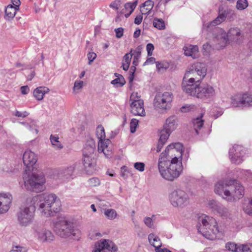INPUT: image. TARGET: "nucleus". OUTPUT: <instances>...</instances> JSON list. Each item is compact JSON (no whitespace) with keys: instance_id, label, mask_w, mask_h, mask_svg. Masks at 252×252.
<instances>
[{"instance_id":"nucleus-1","label":"nucleus","mask_w":252,"mask_h":252,"mask_svg":"<svg viewBox=\"0 0 252 252\" xmlns=\"http://www.w3.org/2000/svg\"><path fill=\"white\" fill-rule=\"evenodd\" d=\"M182 154L183 145L180 143L168 145L160 154L158 169L163 178L172 181L180 176L183 170Z\"/></svg>"},{"instance_id":"nucleus-2","label":"nucleus","mask_w":252,"mask_h":252,"mask_svg":"<svg viewBox=\"0 0 252 252\" xmlns=\"http://www.w3.org/2000/svg\"><path fill=\"white\" fill-rule=\"evenodd\" d=\"M57 196L53 193H44L37 195L32 198L33 202H36L41 215L45 217L53 216L54 214L58 211L57 206L60 205V202L57 200Z\"/></svg>"},{"instance_id":"nucleus-3","label":"nucleus","mask_w":252,"mask_h":252,"mask_svg":"<svg viewBox=\"0 0 252 252\" xmlns=\"http://www.w3.org/2000/svg\"><path fill=\"white\" fill-rule=\"evenodd\" d=\"M53 223L55 231L61 237H72L74 239H79L81 235L80 230L75 227L74 223L65 217L59 216Z\"/></svg>"},{"instance_id":"nucleus-4","label":"nucleus","mask_w":252,"mask_h":252,"mask_svg":"<svg viewBox=\"0 0 252 252\" xmlns=\"http://www.w3.org/2000/svg\"><path fill=\"white\" fill-rule=\"evenodd\" d=\"M184 92L203 100H210L216 95L214 87L208 84L184 85Z\"/></svg>"},{"instance_id":"nucleus-5","label":"nucleus","mask_w":252,"mask_h":252,"mask_svg":"<svg viewBox=\"0 0 252 252\" xmlns=\"http://www.w3.org/2000/svg\"><path fill=\"white\" fill-rule=\"evenodd\" d=\"M23 179L25 187L27 189L36 192L44 190L46 180L42 172L32 173L31 175L24 176Z\"/></svg>"},{"instance_id":"nucleus-6","label":"nucleus","mask_w":252,"mask_h":252,"mask_svg":"<svg viewBox=\"0 0 252 252\" xmlns=\"http://www.w3.org/2000/svg\"><path fill=\"white\" fill-rule=\"evenodd\" d=\"M196 227L198 232L208 239H210L211 233L217 235L219 232L216 220L207 216L199 217Z\"/></svg>"},{"instance_id":"nucleus-7","label":"nucleus","mask_w":252,"mask_h":252,"mask_svg":"<svg viewBox=\"0 0 252 252\" xmlns=\"http://www.w3.org/2000/svg\"><path fill=\"white\" fill-rule=\"evenodd\" d=\"M35 206L32 204H27L20 208L16 213L17 222L21 226L26 227L33 221Z\"/></svg>"},{"instance_id":"nucleus-8","label":"nucleus","mask_w":252,"mask_h":252,"mask_svg":"<svg viewBox=\"0 0 252 252\" xmlns=\"http://www.w3.org/2000/svg\"><path fill=\"white\" fill-rule=\"evenodd\" d=\"M173 99L171 92H158L156 94L154 100V106L157 109L166 110L170 108V103Z\"/></svg>"},{"instance_id":"nucleus-9","label":"nucleus","mask_w":252,"mask_h":252,"mask_svg":"<svg viewBox=\"0 0 252 252\" xmlns=\"http://www.w3.org/2000/svg\"><path fill=\"white\" fill-rule=\"evenodd\" d=\"M169 199L173 207H183L189 203V197L184 190L176 189L170 194Z\"/></svg>"},{"instance_id":"nucleus-10","label":"nucleus","mask_w":252,"mask_h":252,"mask_svg":"<svg viewBox=\"0 0 252 252\" xmlns=\"http://www.w3.org/2000/svg\"><path fill=\"white\" fill-rule=\"evenodd\" d=\"M234 180L219 181L215 185V192L228 201L230 195V189H232Z\"/></svg>"},{"instance_id":"nucleus-11","label":"nucleus","mask_w":252,"mask_h":252,"mask_svg":"<svg viewBox=\"0 0 252 252\" xmlns=\"http://www.w3.org/2000/svg\"><path fill=\"white\" fill-rule=\"evenodd\" d=\"M236 17L234 11L232 10L227 9L223 10L222 7H220L218 16L213 21L207 24V28L215 27L223 22L226 18L230 20L234 19Z\"/></svg>"},{"instance_id":"nucleus-12","label":"nucleus","mask_w":252,"mask_h":252,"mask_svg":"<svg viewBox=\"0 0 252 252\" xmlns=\"http://www.w3.org/2000/svg\"><path fill=\"white\" fill-rule=\"evenodd\" d=\"M244 148L239 145H234L229 149V155L233 163L239 164L243 162L245 154Z\"/></svg>"},{"instance_id":"nucleus-13","label":"nucleus","mask_w":252,"mask_h":252,"mask_svg":"<svg viewBox=\"0 0 252 252\" xmlns=\"http://www.w3.org/2000/svg\"><path fill=\"white\" fill-rule=\"evenodd\" d=\"M105 250L108 252H117L118 248L111 240L101 239L95 243L93 252H105Z\"/></svg>"},{"instance_id":"nucleus-14","label":"nucleus","mask_w":252,"mask_h":252,"mask_svg":"<svg viewBox=\"0 0 252 252\" xmlns=\"http://www.w3.org/2000/svg\"><path fill=\"white\" fill-rule=\"evenodd\" d=\"M34 234L38 240L43 243H50L54 239V236L52 232L43 227H38L35 228Z\"/></svg>"},{"instance_id":"nucleus-15","label":"nucleus","mask_w":252,"mask_h":252,"mask_svg":"<svg viewBox=\"0 0 252 252\" xmlns=\"http://www.w3.org/2000/svg\"><path fill=\"white\" fill-rule=\"evenodd\" d=\"M12 199V195L10 193H0V214L9 210Z\"/></svg>"},{"instance_id":"nucleus-16","label":"nucleus","mask_w":252,"mask_h":252,"mask_svg":"<svg viewBox=\"0 0 252 252\" xmlns=\"http://www.w3.org/2000/svg\"><path fill=\"white\" fill-rule=\"evenodd\" d=\"M234 180L232 189H230V195L228 197V201H233L241 198L244 194V187Z\"/></svg>"},{"instance_id":"nucleus-17","label":"nucleus","mask_w":252,"mask_h":252,"mask_svg":"<svg viewBox=\"0 0 252 252\" xmlns=\"http://www.w3.org/2000/svg\"><path fill=\"white\" fill-rule=\"evenodd\" d=\"M131 113L135 116H145L146 112L144 109L142 99H137L131 102L130 105Z\"/></svg>"},{"instance_id":"nucleus-18","label":"nucleus","mask_w":252,"mask_h":252,"mask_svg":"<svg viewBox=\"0 0 252 252\" xmlns=\"http://www.w3.org/2000/svg\"><path fill=\"white\" fill-rule=\"evenodd\" d=\"M192 75H197L200 81L206 76L207 69L204 64L197 63L192 64L190 67Z\"/></svg>"},{"instance_id":"nucleus-19","label":"nucleus","mask_w":252,"mask_h":252,"mask_svg":"<svg viewBox=\"0 0 252 252\" xmlns=\"http://www.w3.org/2000/svg\"><path fill=\"white\" fill-rule=\"evenodd\" d=\"M83 157V164L85 172L88 174H93L95 171V159L93 156H85Z\"/></svg>"},{"instance_id":"nucleus-20","label":"nucleus","mask_w":252,"mask_h":252,"mask_svg":"<svg viewBox=\"0 0 252 252\" xmlns=\"http://www.w3.org/2000/svg\"><path fill=\"white\" fill-rule=\"evenodd\" d=\"M23 160L25 165L30 168L36 163L37 157L34 153L31 150H27L23 154Z\"/></svg>"},{"instance_id":"nucleus-21","label":"nucleus","mask_w":252,"mask_h":252,"mask_svg":"<svg viewBox=\"0 0 252 252\" xmlns=\"http://www.w3.org/2000/svg\"><path fill=\"white\" fill-rule=\"evenodd\" d=\"M176 119L174 116H171L167 118L163 126V129L159 131V133L163 134V132L168 134L169 137L170 133L176 128Z\"/></svg>"},{"instance_id":"nucleus-22","label":"nucleus","mask_w":252,"mask_h":252,"mask_svg":"<svg viewBox=\"0 0 252 252\" xmlns=\"http://www.w3.org/2000/svg\"><path fill=\"white\" fill-rule=\"evenodd\" d=\"M191 73V68H189V71H187L185 74V76L183 79L182 82V89L184 91V85L187 84L186 85H191L192 84H199L201 81L199 80V78L197 76V75H193Z\"/></svg>"},{"instance_id":"nucleus-23","label":"nucleus","mask_w":252,"mask_h":252,"mask_svg":"<svg viewBox=\"0 0 252 252\" xmlns=\"http://www.w3.org/2000/svg\"><path fill=\"white\" fill-rule=\"evenodd\" d=\"M111 143L109 139H103L98 142L97 151L99 153H103L104 156L109 158L112 156V151L108 149V145Z\"/></svg>"},{"instance_id":"nucleus-24","label":"nucleus","mask_w":252,"mask_h":252,"mask_svg":"<svg viewBox=\"0 0 252 252\" xmlns=\"http://www.w3.org/2000/svg\"><path fill=\"white\" fill-rule=\"evenodd\" d=\"M95 150V143L94 140L92 138L88 139L83 150V157L93 156Z\"/></svg>"},{"instance_id":"nucleus-25","label":"nucleus","mask_w":252,"mask_h":252,"mask_svg":"<svg viewBox=\"0 0 252 252\" xmlns=\"http://www.w3.org/2000/svg\"><path fill=\"white\" fill-rule=\"evenodd\" d=\"M184 54L186 56L194 59L198 57V47L197 45H188L184 47Z\"/></svg>"},{"instance_id":"nucleus-26","label":"nucleus","mask_w":252,"mask_h":252,"mask_svg":"<svg viewBox=\"0 0 252 252\" xmlns=\"http://www.w3.org/2000/svg\"><path fill=\"white\" fill-rule=\"evenodd\" d=\"M75 170L74 165L69 166L61 170L59 173V176L63 179L69 180L72 178Z\"/></svg>"},{"instance_id":"nucleus-27","label":"nucleus","mask_w":252,"mask_h":252,"mask_svg":"<svg viewBox=\"0 0 252 252\" xmlns=\"http://www.w3.org/2000/svg\"><path fill=\"white\" fill-rule=\"evenodd\" d=\"M49 91V89L47 87H38L33 91V96L37 100H41L43 99L45 94L48 93Z\"/></svg>"},{"instance_id":"nucleus-28","label":"nucleus","mask_w":252,"mask_h":252,"mask_svg":"<svg viewBox=\"0 0 252 252\" xmlns=\"http://www.w3.org/2000/svg\"><path fill=\"white\" fill-rule=\"evenodd\" d=\"M217 40L219 41L218 44L220 48L225 47L228 43V35L222 30H220V34L218 35Z\"/></svg>"},{"instance_id":"nucleus-29","label":"nucleus","mask_w":252,"mask_h":252,"mask_svg":"<svg viewBox=\"0 0 252 252\" xmlns=\"http://www.w3.org/2000/svg\"><path fill=\"white\" fill-rule=\"evenodd\" d=\"M132 52L133 50L131 49L129 53L126 54L123 57L122 67L123 69L125 71H127L129 68L132 57Z\"/></svg>"},{"instance_id":"nucleus-30","label":"nucleus","mask_w":252,"mask_h":252,"mask_svg":"<svg viewBox=\"0 0 252 252\" xmlns=\"http://www.w3.org/2000/svg\"><path fill=\"white\" fill-rule=\"evenodd\" d=\"M148 240L151 245L155 248V249L158 247H161L162 246L161 242L159 237L156 236L154 233H150L149 235Z\"/></svg>"},{"instance_id":"nucleus-31","label":"nucleus","mask_w":252,"mask_h":252,"mask_svg":"<svg viewBox=\"0 0 252 252\" xmlns=\"http://www.w3.org/2000/svg\"><path fill=\"white\" fill-rule=\"evenodd\" d=\"M50 140L54 149L60 150L63 148V145L59 141V137L58 135L51 134L50 136Z\"/></svg>"},{"instance_id":"nucleus-32","label":"nucleus","mask_w":252,"mask_h":252,"mask_svg":"<svg viewBox=\"0 0 252 252\" xmlns=\"http://www.w3.org/2000/svg\"><path fill=\"white\" fill-rule=\"evenodd\" d=\"M242 107L252 106V94L245 93L242 94Z\"/></svg>"},{"instance_id":"nucleus-33","label":"nucleus","mask_w":252,"mask_h":252,"mask_svg":"<svg viewBox=\"0 0 252 252\" xmlns=\"http://www.w3.org/2000/svg\"><path fill=\"white\" fill-rule=\"evenodd\" d=\"M17 9L11 4L8 5L5 9V17L6 20L12 19L15 15Z\"/></svg>"},{"instance_id":"nucleus-34","label":"nucleus","mask_w":252,"mask_h":252,"mask_svg":"<svg viewBox=\"0 0 252 252\" xmlns=\"http://www.w3.org/2000/svg\"><path fill=\"white\" fill-rule=\"evenodd\" d=\"M159 136V138L157 144V152L158 153L159 152L161 151L163 145L165 144L166 142L168 137V134L166 133V132H163V134L159 133L158 134Z\"/></svg>"},{"instance_id":"nucleus-35","label":"nucleus","mask_w":252,"mask_h":252,"mask_svg":"<svg viewBox=\"0 0 252 252\" xmlns=\"http://www.w3.org/2000/svg\"><path fill=\"white\" fill-rule=\"evenodd\" d=\"M104 215L108 220H114L118 217L116 211L113 209H107L104 210Z\"/></svg>"},{"instance_id":"nucleus-36","label":"nucleus","mask_w":252,"mask_h":252,"mask_svg":"<svg viewBox=\"0 0 252 252\" xmlns=\"http://www.w3.org/2000/svg\"><path fill=\"white\" fill-rule=\"evenodd\" d=\"M115 75L117 78L112 80L111 83L117 87L123 86L126 83L124 77L122 75L117 73H115Z\"/></svg>"},{"instance_id":"nucleus-37","label":"nucleus","mask_w":252,"mask_h":252,"mask_svg":"<svg viewBox=\"0 0 252 252\" xmlns=\"http://www.w3.org/2000/svg\"><path fill=\"white\" fill-rule=\"evenodd\" d=\"M202 114L200 117L196 118L193 120L192 123L194 130L197 134H198V129H200L202 127L204 123V121L202 119Z\"/></svg>"},{"instance_id":"nucleus-38","label":"nucleus","mask_w":252,"mask_h":252,"mask_svg":"<svg viewBox=\"0 0 252 252\" xmlns=\"http://www.w3.org/2000/svg\"><path fill=\"white\" fill-rule=\"evenodd\" d=\"M242 94H237L231 97V104L233 106H242Z\"/></svg>"},{"instance_id":"nucleus-39","label":"nucleus","mask_w":252,"mask_h":252,"mask_svg":"<svg viewBox=\"0 0 252 252\" xmlns=\"http://www.w3.org/2000/svg\"><path fill=\"white\" fill-rule=\"evenodd\" d=\"M217 213L221 217L225 218L228 217L230 215L228 209L221 204L220 205Z\"/></svg>"},{"instance_id":"nucleus-40","label":"nucleus","mask_w":252,"mask_h":252,"mask_svg":"<svg viewBox=\"0 0 252 252\" xmlns=\"http://www.w3.org/2000/svg\"><path fill=\"white\" fill-rule=\"evenodd\" d=\"M153 26L158 30H162L165 28L164 22L161 19L155 18L153 21Z\"/></svg>"},{"instance_id":"nucleus-41","label":"nucleus","mask_w":252,"mask_h":252,"mask_svg":"<svg viewBox=\"0 0 252 252\" xmlns=\"http://www.w3.org/2000/svg\"><path fill=\"white\" fill-rule=\"evenodd\" d=\"M132 52V56H133V60L132 64L135 66H137L138 64L139 59L141 56V49L139 47Z\"/></svg>"},{"instance_id":"nucleus-42","label":"nucleus","mask_w":252,"mask_h":252,"mask_svg":"<svg viewBox=\"0 0 252 252\" xmlns=\"http://www.w3.org/2000/svg\"><path fill=\"white\" fill-rule=\"evenodd\" d=\"M220 205V204L217 201L214 200H211L208 201L207 207L211 209L214 213H217Z\"/></svg>"},{"instance_id":"nucleus-43","label":"nucleus","mask_w":252,"mask_h":252,"mask_svg":"<svg viewBox=\"0 0 252 252\" xmlns=\"http://www.w3.org/2000/svg\"><path fill=\"white\" fill-rule=\"evenodd\" d=\"M96 135L99 140L105 139V133L104 127L101 126H98L96 129Z\"/></svg>"},{"instance_id":"nucleus-44","label":"nucleus","mask_w":252,"mask_h":252,"mask_svg":"<svg viewBox=\"0 0 252 252\" xmlns=\"http://www.w3.org/2000/svg\"><path fill=\"white\" fill-rule=\"evenodd\" d=\"M239 252H252V243L239 244Z\"/></svg>"},{"instance_id":"nucleus-45","label":"nucleus","mask_w":252,"mask_h":252,"mask_svg":"<svg viewBox=\"0 0 252 252\" xmlns=\"http://www.w3.org/2000/svg\"><path fill=\"white\" fill-rule=\"evenodd\" d=\"M236 6L239 10H244L248 6V2L247 0H238Z\"/></svg>"},{"instance_id":"nucleus-46","label":"nucleus","mask_w":252,"mask_h":252,"mask_svg":"<svg viewBox=\"0 0 252 252\" xmlns=\"http://www.w3.org/2000/svg\"><path fill=\"white\" fill-rule=\"evenodd\" d=\"M225 248L229 251L239 252V245L233 242H228L225 245Z\"/></svg>"},{"instance_id":"nucleus-47","label":"nucleus","mask_w":252,"mask_h":252,"mask_svg":"<svg viewBox=\"0 0 252 252\" xmlns=\"http://www.w3.org/2000/svg\"><path fill=\"white\" fill-rule=\"evenodd\" d=\"M137 0H135V1L133 2H126L125 4V8L126 10L130 9V13H132L134 9L135 8L137 4Z\"/></svg>"},{"instance_id":"nucleus-48","label":"nucleus","mask_w":252,"mask_h":252,"mask_svg":"<svg viewBox=\"0 0 252 252\" xmlns=\"http://www.w3.org/2000/svg\"><path fill=\"white\" fill-rule=\"evenodd\" d=\"M227 34L228 36H240L241 34L240 30L238 28H232L229 30Z\"/></svg>"},{"instance_id":"nucleus-49","label":"nucleus","mask_w":252,"mask_h":252,"mask_svg":"<svg viewBox=\"0 0 252 252\" xmlns=\"http://www.w3.org/2000/svg\"><path fill=\"white\" fill-rule=\"evenodd\" d=\"M83 86V82L82 81H76L74 84L73 88V92L75 93H78V91L82 88Z\"/></svg>"},{"instance_id":"nucleus-50","label":"nucleus","mask_w":252,"mask_h":252,"mask_svg":"<svg viewBox=\"0 0 252 252\" xmlns=\"http://www.w3.org/2000/svg\"><path fill=\"white\" fill-rule=\"evenodd\" d=\"M88 182L89 185L92 187H96L100 185V181L99 179L96 177L89 179Z\"/></svg>"},{"instance_id":"nucleus-51","label":"nucleus","mask_w":252,"mask_h":252,"mask_svg":"<svg viewBox=\"0 0 252 252\" xmlns=\"http://www.w3.org/2000/svg\"><path fill=\"white\" fill-rule=\"evenodd\" d=\"M138 124V120L136 119H132L130 123V132L134 133Z\"/></svg>"},{"instance_id":"nucleus-52","label":"nucleus","mask_w":252,"mask_h":252,"mask_svg":"<svg viewBox=\"0 0 252 252\" xmlns=\"http://www.w3.org/2000/svg\"><path fill=\"white\" fill-rule=\"evenodd\" d=\"M196 107L194 105H186L182 106L180 110L182 112L186 113L191 110H194L195 109Z\"/></svg>"},{"instance_id":"nucleus-53","label":"nucleus","mask_w":252,"mask_h":252,"mask_svg":"<svg viewBox=\"0 0 252 252\" xmlns=\"http://www.w3.org/2000/svg\"><path fill=\"white\" fill-rule=\"evenodd\" d=\"M144 222L145 224L149 228H154V221L152 218L150 217H145L144 219Z\"/></svg>"},{"instance_id":"nucleus-54","label":"nucleus","mask_w":252,"mask_h":252,"mask_svg":"<svg viewBox=\"0 0 252 252\" xmlns=\"http://www.w3.org/2000/svg\"><path fill=\"white\" fill-rule=\"evenodd\" d=\"M28 250L26 247L16 246L13 247V249L9 252H28Z\"/></svg>"},{"instance_id":"nucleus-55","label":"nucleus","mask_w":252,"mask_h":252,"mask_svg":"<svg viewBox=\"0 0 252 252\" xmlns=\"http://www.w3.org/2000/svg\"><path fill=\"white\" fill-rule=\"evenodd\" d=\"M143 7H147L146 10L150 11L154 7V2L151 0H148L143 4Z\"/></svg>"},{"instance_id":"nucleus-56","label":"nucleus","mask_w":252,"mask_h":252,"mask_svg":"<svg viewBox=\"0 0 252 252\" xmlns=\"http://www.w3.org/2000/svg\"><path fill=\"white\" fill-rule=\"evenodd\" d=\"M145 166V165L143 162H137L135 163L134 164V168L136 170H137L140 172H143L144 171Z\"/></svg>"},{"instance_id":"nucleus-57","label":"nucleus","mask_w":252,"mask_h":252,"mask_svg":"<svg viewBox=\"0 0 252 252\" xmlns=\"http://www.w3.org/2000/svg\"><path fill=\"white\" fill-rule=\"evenodd\" d=\"M245 213L250 216H252V199L249 201V204L244 208Z\"/></svg>"},{"instance_id":"nucleus-58","label":"nucleus","mask_w":252,"mask_h":252,"mask_svg":"<svg viewBox=\"0 0 252 252\" xmlns=\"http://www.w3.org/2000/svg\"><path fill=\"white\" fill-rule=\"evenodd\" d=\"M88 59L89 60V64H91L92 62H93L96 58V54L92 52H89L87 55Z\"/></svg>"},{"instance_id":"nucleus-59","label":"nucleus","mask_w":252,"mask_h":252,"mask_svg":"<svg viewBox=\"0 0 252 252\" xmlns=\"http://www.w3.org/2000/svg\"><path fill=\"white\" fill-rule=\"evenodd\" d=\"M121 4V1L120 0H116L112 1L110 4V7L115 9L116 10H118L119 9V7L120 6Z\"/></svg>"},{"instance_id":"nucleus-60","label":"nucleus","mask_w":252,"mask_h":252,"mask_svg":"<svg viewBox=\"0 0 252 252\" xmlns=\"http://www.w3.org/2000/svg\"><path fill=\"white\" fill-rule=\"evenodd\" d=\"M146 49L148 56H151L152 55L153 51L154 49V46L152 43H148L146 46Z\"/></svg>"},{"instance_id":"nucleus-61","label":"nucleus","mask_w":252,"mask_h":252,"mask_svg":"<svg viewBox=\"0 0 252 252\" xmlns=\"http://www.w3.org/2000/svg\"><path fill=\"white\" fill-rule=\"evenodd\" d=\"M115 32H116V36L118 38H120L121 37H122L123 35V33H124V29L123 28H117V29H115Z\"/></svg>"},{"instance_id":"nucleus-62","label":"nucleus","mask_w":252,"mask_h":252,"mask_svg":"<svg viewBox=\"0 0 252 252\" xmlns=\"http://www.w3.org/2000/svg\"><path fill=\"white\" fill-rule=\"evenodd\" d=\"M137 99H141L140 98V96L138 95L137 93H133L130 97V101H133L134 100H136Z\"/></svg>"},{"instance_id":"nucleus-63","label":"nucleus","mask_w":252,"mask_h":252,"mask_svg":"<svg viewBox=\"0 0 252 252\" xmlns=\"http://www.w3.org/2000/svg\"><path fill=\"white\" fill-rule=\"evenodd\" d=\"M21 92L23 94H27L30 92V88L28 86H23L21 87Z\"/></svg>"},{"instance_id":"nucleus-64","label":"nucleus","mask_w":252,"mask_h":252,"mask_svg":"<svg viewBox=\"0 0 252 252\" xmlns=\"http://www.w3.org/2000/svg\"><path fill=\"white\" fill-rule=\"evenodd\" d=\"M143 19V16L142 14L139 15L136 17L134 19V23L136 25H139L141 23Z\"/></svg>"}]
</instances>
